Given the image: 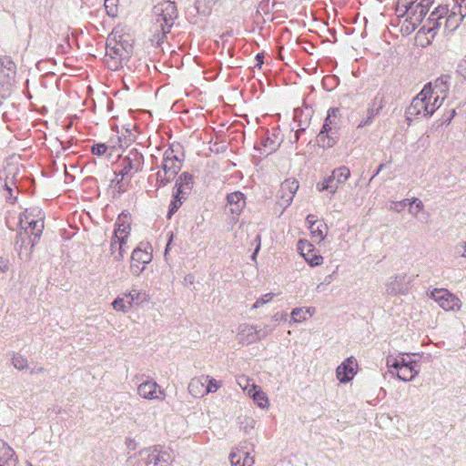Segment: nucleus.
<instances>
[{"label":"nucleus","instance_id":"f257e3e1","mask_svg":"<svg viewBox=\"0 0 466 466\" xmlns=\"http://www.w3.org/2000/svg\"><path fill=\"white\" fill-rule=\"evenodd\" d=\"M447 96V87L442 81L429 83L412 99L406 110L407 120L428 118L442 105Z\"/></svg>","mask_w":466,"mask_h":466},{"label":"nucleus","instance_id":"f03ea898","mask_svg":"<svg viewBox=\"0 0 466 466\" xmlns=\"http://www.w3.org/2000/svg\"><path fill=\"white\" fill-rule=\"evenodd\" d=\"M44 217L42 215L41 210L38 208H33L30 209H26L19 216V226L20 230L25 231V234L30 233L34 236L33 238H30L28 244H30V248L25 252L23 251L22 247L19 250V256L22 258L25 256V258H29L32 248L38 241L42 231L44 229ZM23 233L20 232V238L22 239V244L25 242V239L22 237Z\"/></svg>","mask_w":466,"mask_h":466},{"label":"nucleus","instance_id":"7ed1b4c3","mask_svg":"<svg viewBox=\"0 0 466 466\" xmlns=\"http://www.w3.org/2000/svg\"><path fill=\"white\" fill-rule=\"evenodd\" d=\"M130 231V218L127 214H120L115 223L114 234L110 240V255L116 261H121L124 258Z\"/></svg>","mask_w":466,"mask_h":466},{"label":"nucleus","instance_id":"20e7f679","mask_svg":"<svg viewBox=\"0 0 466 466\" xmlns=\"http://www.w3.org/2000/svg\"><path fill=\"white\" fill-rule=\"evenodd\" d=\"M340 124L339 109L337 107L329 108L323 127L317 136V141L320 147L330 148L336 145L339 140Z\"/></svg>","mask_w":466,"mask_h":466},{"label":"nucleus","instance_id":"39448f33","mask_svg":"<svg viewBox=\"0 0 466 466\" xmlns=\"http://www.w3.org/2000/svg\"><path fill=\"white\" fill-rule=\"evenodd\" d=\"M132 53L133 46L128 41L108 39L106 48V64L111 70H116L128 61Z\"/></svg>","mask_w":466,"mask_h":466},{"label":"nucleus","instance_id":"423d86ee","mask_svg":"<svg viewBox=\"0 0 466 466\" xmlns=\"http://www.w3.org/2000/svg\"><path fill=\"white\" fill-rule=\"evenodd\" d=\"M122 168L119 173L115 174L116 177L112 182L119 185L124 178L130 179L135 174L142 170L144 166V157L137 149H132L123 158L121 162Z\"/></svg>","mask_w":466,"mask_h":466},{"label":"nucleus","instance_id":"0eeeda50","mask_svg":"<svg viewBox=\"0 0 466 466\" xmlns=\"http://www.w3.org/2000/svg\"><path fill=\"white\" fill-rule=\"evenodd\" d=\"M444 14H446L444 7H438L431 14L429 22L432 24V26L429 29V32L440 28L442 25H444L445 31L453 32L464 18L460 14H457V11L451 10V14L446 17L443 16Z\"/></svg>","mask_w":466,"mask_h":466},{"label":"nucleus","instance_id":"6e6552de","mask_svg":"<svg viewBox=\"0 0 466 466\" xmlns=\"http://www.w3.org/2000/svg\"><path fill=\"white\" fill-rule=\"evenodd\" d=\"M153 248L148 242H140L133 250L130 261V271L134 276H139L146 266L152 261Z\"/></svg>","mask_w":466,"mask_h":466},{"label":"nucleus","instance_id":"1a4fd4ad","mask_svg":"<svg viewBox=\"0 0 466 466\" xmlns=\"http://www.w3.org/2000/svg\"><path fill=\"white\" fill-rule=\"evenodd\" d=\"M416 0H398L397 12L400 15L411 13L417 22L421 21L428 14L430 7L433 4V0H420L414 5Z\"/></svg>","mask_w":466,"mask_h":466},{"label":"nucleus","instance_id":"9d476101","mask_svg":"<svg viewBox=\"0 0 466 466\" xmlns=\"http://www.w3.org/2000/svg\"><path fill=\"white\" fill-rule=\"evenodd\" d=\"M431 298L445 311H459L461 309V300L447 289H434Z\"/></svg>","mask_w":466,"mask_h":466},{"label":"nucleus","instance_id":"9b49d317","mask_svg":"<svg viewBox=\"0 0 466 466\" xmlns=\"http://www.w3.org/2000/svg\"><path fill=\"white\" fill-rule=\"evenodd\" d=\"M153 20L165 25L166 29H171L177 17V6L174 2L164 1L154 6Z\"/></svg>","mask_w":466,"mask_h":466},{"label":"nucleus","instance_id":"f8f14e48","mask_svg":"<svg viewBox=\"0 0 466 466\" xmlns=\"http://www.w3.org/2000/svg\"><path fill=\"white\" fill-rule=\"evenodd\" d=\"M137 394L145 400L157 401H163L167 396L165 390L153 380L138 384Z\"/></svg>","mask_w":466,"mask_h":466},{"label":"nucleus","instance_id":"ddd939ff","mask_svg":"<svg viewBox=\"0 0 466 466\" xmlns=\"http://www.w3.org/2000/svg\"><path fill=\"white\" fill-rule=\"evenodd\" d=\"M298 251L300 256L307 261L310 267L320 266L323 263V257L314 253V246L306 239H299L298 241Z\"/></svg>","mask_w":466,"mask_h":466},{"label":"nucleus","instance_id":"4468645a","mask_svg":"<svg viewBox=\"0 0 466 466\" xmlns=\"http://www.w3.org/2000/svg\"><path fill=\"white\" fill-rule=\"evenodd\" d=\"M358 363L353 357L346 359L336 370V377L340 383L350 381L357 372Z\"/></svg>","mask_w":466,"mask_h":466},{"label":"nucleus","instance_id":"2eb2a0df","mask_svg":"<svg viewBox=\"0 0 466 466\" xmlns=\"http://www.w3.org/2000/svg\"><path fill=\"white\" fill-rule=\"evenodd\" d=\"M161 167L169 177H176L182 167V159L175 154L174 149L168 148L164 153Z\"/></svg>","mask_w":466,"mask_h":466},{"label":"nucleus","instance_id":"dca6fc26","mask_svg":"<svg viewBox=\"0 0 466 466\" xmlns=\"http://www.w3.org/2000/svg\"><path fill=\"white\" fill-rule=\"evenodd\" d=\"M227 200V210L232 215V220L236 222L246 206L245 196L239 191H235L228 195Z\"/></svg>","mask_w":466,"mask_h":466},{"label":"nucleus","instance_id":"f3484780","mask_svg":"<svg viewBox=\"0 0 466 466\" xmlns=\"http://www.w3.org/2000/svg\"><path fill=\"white\" fill-rule=\"evenodd\" d=\"M299 189V182L295 179H286L280 186L279 205L283 208L289 207Z\"/></svg>","mask_w":466,"mask_h":466},{"label":"nucleus","instance_id":"a211bd4d","mask_svg":"<svg viewBox=\"0 0 466 466\" xmlns=\"http://www.w3.org/2000/svg\"><path fill=\"white\" fill-rule=\"evenodd\" d=\"M237 339L239 343L249 345L259 341L257 326L242 323L238 328Z\"/></svg>","mask_w":466,"mask_h":466},{"label":"nucleus","instance_id":"6ab92c4d","mask_svg":"<svg viewBox=\"0 0 466 466\" xmlns=\"http://www.w3.org/2000/svg\"><path fill=\"white\" fill-rule=\"evenodd\" d=\"M410 353H400L398 356L390 354L388 355L386 357V366L389 368L390 372L394 374L393 370H397L410 365L415 366V364L418 362L416 360H410Z\"/></svg>","mask_w":466,"mask_h":466},{"label":"nucleus","instance_id":"aec40b11","mask_svg":"<svg viewBox=\"0 0 466 466\" xmlns=\"http://www.w3.org/2000/svg\"><path fill=\"white\" fill-rule=\"evenodd\" d=\"M230 466H254V457L241 448L236 447L229 453Z\"/></svg>","mask_w":466,"mask_h":466},{"label":"nucleus","instance_id":"412c9836","mask_svg":"<svg viewBox=\"0 0 466 466\" xmlns=\"http://www.w3.org/2000/svg\"><path fill=\"white\" fill-rule=\"evenodd\" d=\"M124 294L132 309L140 307L150 299L149 295L146 291L137 289L135 287H132L130 289L124 292Z\"/></svg>","mask_w":466,"mask_h":466},{"label":"nucleus","instance_id":"4be33fe9","mask_svg":"<svg viewBox=\"0 0 466 466\" xmlns=\"http://www.w3.org/2000/svg\"><path fill=\"white\" fill-rule=\"evenodd\" d=\"M169 32L170 29H166L165 25L152 19V25L149 29V40L152 45L159 46L164 42L167 34Z\"/></svg>","mask_w":466,"mask_h":466},{"label":"nucleus","instance_id":"5701e85b","mask_svg":"<svg viewBox=\"0 0 466 466\" xmlns=\"http://www.w3.org/2000/svg\"><path fill=\"white\" fill-rule=\"evenodd\" d=\"M404 275H395L390 277L386 283V292L390 295L403 294L407 288L404 284Z\"/></svg>","mask_w":466,"mask_h":466},{"label":"nucleus","instance_id":"b1692460","mask_svg":"<svg viewBox=\"0 0 466 466\" xmlns=\"http://www.w3.org/2000/svg\"><path fill=\"white\" fill-rule=\"evenodd\" d=\"M193 187V177L187 172H183L176 181L177 192L187 198Z\"/></svg>","mask_w":466,"mask_h":466},{"label":"nucleus","instance_id":"393cba45","mask_svg":"<svg viewBox=\"0 0 466 466\" xmlns=\"http://www.w3.org/2000/svg\"><path fill=\"white\" fill-rule=\"evenodd\" d=\"M208 377L201 376L198 378H193L187 387L188 392L193 397H201L207 395L206 384H207Z\"/></svg>","mask_w":466,"mask_h":466},{"label":"nucleus","instance_id":"a878e982","mask_svg":"<svg viewBox=\"0 0 466 466\" xmlns=\"http://www.w3.org/2000/svg\"><path fill=\"white\" fill-rule=\"evenodd\" d=\"M16 458L13 449L0 440V466H15Z\"/></svg>","mask_w":466,"mask_h":466},{"label":"nucleus","instance_id":"bb28decb","mask_svg":"<svg viewBox=\"0 0 466 466\" xmlns=\"http://www.w3.org/2000/svg\"><path fill=\"white\" fill-rule=\"evenodd\" d=\"M316 312L314 307H300L295 308L290 313V321L293 323H302L307 321Z\"/></svg>","mask_w":466,"mask_h":466},{"label":"nucleus","instance_id":"cd10ccee","mask_svg":"<svg viewBox=\"0 0 466 466\" xmlns=\"http://www.w3.org/2000/svg\"><path fill=\"white\" fill-rule=\"evenodd\" d=\"M393 371L400 380L410 381L419 374L420 367L419 364L416 363L415 366H406L405 368Z\"/></svg>","mask_w":466,"mask_h":466},{"label":"nucleus","instance_id":"c85d7f7f","mask_svg":"<svg viewBox=\"0 0 466 466\" xmlns=\"http://www.w3.org/2000/svg\"><path fill=\"white\" fill-rule=\"evenodd\" d=\"M279 147V143L276 140V138L266 137L262 138L259 146L255 148L260 151L261 155L268 156L275 152Z\"/></svg>","mask_w":466,"mask_h":466},{"label":"nucleus","instance_id":"c756f323","mask_svg":"<svg viewBox=\"0 0 466 466\" xmlns=\"http://www.w3.org/2000/svg\"><path fill=\"white\" fill-rule=\"evenodd\" d=\"M251 393L248 395L254 402L261 409H268L269 400L267 394L261 390L260 387H252Z\"/></svg>","mask_w":466,"mask_h":466},{"label":"nucleus","instance_id":"7c9ffc66","mask_svg":"<svg viewBox=\"0 0 466 466\" xmlns=\"http://www.w3.org/2000/svg\"><path fill=\"white\" fill-rule=\"evenodd\" d=\"M309 229L310 231L311 238L316 243L322 242L325 239L328 233V226L324 221H319V224L313 227L309 226Z\"/></svg>","mask_w":466,"mask_h":466},{"label":"nucleus","instance_id":"2f4dec72","mask_svg":"<svg viewBox=\"0 0 466 466\" xmlns=\"http://www.w3.org/2000/svg\"><path fill=\"white\" fill-rule=\"evenodd\" d=\"M332 174L333 177H335L336 184L339 187V185L344 184L349 179V177H350V170L348 167L341 166L338 168H335L332 171Z\"/></svg>","mask_w":466,"mask_h":466},{"label":"nucleus","instance_id":"473e14b6","mask_svg":"<svg viewBox=\"0 0 466 466\" xmlns=\"http://www.w3.org/2000/svg\"><path fill=\"white\" fill-rule=\"evenodd\" d=\"M112 307L115 310L123 313H127L132 309L124 293L115 299V300L112 302Z\"/></svg>","mask_w":466,"mask_h":466},{"label":"nucleus","instance_id":"72a5a7b5","mask_svg":"<svg viewBox=\"0 0 466 466\" xmlns=\"http://www.w3.org/2000/svg\"><path fill=\"white\" fill-rule=\"evenodd\" d=\"M239 427L246 434H250L251 431L256 428L257 420L252 416L239 417Z\"/></svg>","mask_w":466,"mask_h":466},{"label":"nucleus","instance_id":"f704fd0d","mask_svg":"<svg viewBox=\"0 0 466 466\" xmlns=\"http://www.w3.org/2000/svg\"><path fill=\"white\" fill-rule=\"evenodd\" d=\"M424 205L422 201L418 198H412L410 203L409 213L413 217L417 218L419 213L423 210Z\"/></svg>","mask_w":466,"mask_h":466},{"label":"nucleus","instance_id":"c9c22d12","mask_svg":"<svg viewBox=\"0 0 466 466\" xmlns=\"http://www.w3.org/2000/svg\"><path fill=\"white\" fill-rule=\"evenodd\" d=\"M237 382L238 386L248 394L249 395L252 387H258V385L251 382V380L246 376H240L237 379Z\"/></svg>","mask_w":466,"mask_h":466},{"label":"nucleus","instance_id":"e433bc0d","mask_svg":"<svg viewBox=\"0 0 466 466\" xmlns=\"http://www.w3.org/2000/svg\"><path fill=\"white\" fill-rule=\"evenodd\" d=\"M186 198H182V194L176 192L174 199L171 201L169 206L168 218H170L171 215L174 214L181 207L183 200Z\"/></svg>","mask_w":466,"mask_h":466},{"label":"nucleus","instance_id":"4c0bfd02","mask_svg":"<svg viewBox=\"0 0 466 466\" xmlns=\"http://www.w3.org/2000/svg\"><path fill=\"white\" fill-rule=\"evenodd\" d=\"M175 177V176H170L166 173L165 171L160 170L157 173V187H164L166 185H167L171 180H173V178Z\"/></svg>","mask_w":466,"mask_h":466},{"label":"nucleus","instance_id":"58836bf2","mask_svg":"<svg viewBox=\"0 0 466 466\" xmlns=\"http://www.w3.org/2000/svg\"><path fill=\"white\" fill-rule=\"evenodd\" d=\"M275 296V293L272 292L264 294L256 300V302L252 305V309H256L262 307L265 304L269 303L274 299Z\"/></svg>","mask_w":466,"mask_h":466},{"label":"nucleus","instance_id":"ea45409f","mask_svg":"<svg viewBox=\"0 0 466 466\" xmlns=\"http://www.w3.org/2000/svg\"><path fill=\"white\" fill-rule=\"evenodd\" d=\"M12 364L18 370H25L27 368V360L20 354H15L12 358Z\"/></svg>","mask_w":466,"mask_h":466},{"label":"nucleus","instance_id":"a19ab883","mask_svg":"<svg viewBox=\"0 0 466 466\" xmlns=\"http://www.w3.org/2000/svg\"><path fill=\"white\" fill-rule=\"evenodd\" d=\"M0 66L10 72L15 70V65L10 56H0Z\"/></svg>","mask_w":466,"mask_h":466},{"label":"nucleus","instance_id":"79ce46f5","mask_svg":"<svg viewBox=\"0 0 466 466\" xmlns=\"http://www.w3.org/2000/svg\"><path fill=\"white\" fill-rule=\"evenodd\" d=\"M207 377L208 380L206 384L207 394L216 392L220 388L219 382L209 376Z\"/></svg>","mask_w":466,"mask_h":466},{"label":"nucleus","instance_id":"37998d69","mask_svg":"<svg viewBox=\"0 0 466 466\" xmlns=\"http://www.w3.org/2000/svg\"><path fill=\"white\" fill-rule=\"evenodd\" d=\"M316 187L319 192L328 190L331 195H334L337 192V187L328 184L325 178L323 181L317 183Z\"/></svg>","mask_w":466,"mask_h":466},{"label":"nucleus","instance_id":"c03bdc74","mask_svg":"<svg viewBox=\"0 0 466 466\" xmlns=\"http://www.w3.org/2000/svg\"><path fill=\"white\" fill-rule=\"evenodd\" d=\"M274 329H275V326H270V325H265L263 328H261L259 329H257L259 341L266 339L268 336H269L273 332Z\"/></svg>","mask_w":466,"mask_h":466},{"label":"nucleus","instance_id":"a18cd8bd","mask_svg":"<svg viewBox=\"0 0 466 466\" xmlns=\"http://www.w3.org/2000/svg\"><path fill=\"white\" fill-rule=\"evenodd\" d=\"M105 8L110 16H116L117 14V7L115 0H105Z\"/></svg>","mask_w":466,"mask_h":466},{"label":"nucleus","instance_id":"49530a36","mask_svg":"<svg viewBox=\"0 0 466 466\" xmlns=\"http://www.w3.org/2000/svg\"><path fill=\"white\" fill-rule=\"evenodd\" d=\"M452 11H457L463 17L466 16V0H456V5L453 6Z\"/></svg>","mask_w":466,"mask_h":466},{"label":"nucleus","instance_id":"de8ad7c7","mask_svg":"<svg viewBox=\"0 0 466 466\" xmlns=\"http://www.w3.org/2000/svg\"><path fill=\"white\" fill-rule=\"evenodd\" d=\"M455 253L461 258H466V241L458 242L455 247Z\"/></svg>","mask_w":466,"mask_h":466},{"label":"nucleus","instance_id":"09e8293b","mask_svg":"<svg viewBox=\"0 0 466 466\" xmlns=\"http://www.w3.org/2000/svg\"><path fill=\"white\" fill-rule=\"evenodd\" d=\"M9 266L10 262L8 258L0 255V275L7 272Z\"/></svg>","mask_w":466,"mask_h":466},{"label":"nucleus","instance_id":"8fccbe9b","mask_svg":"<svg viewBox=\"0 0 466 466\" xmlns=\"http://www.w3.org/2000/svg\"><path fill=\"white\" fill-rule=\"evenodd\" d=\"M107 147L105 144H97L92 147V153L94 155L102 156L106 153Z\"/></svg>","mask_w":466,"mask_h":466},{"label":"nucleus","instance_id":"3c124183","mask_svg":"<svg viewBox=\"0 0 466 466\" xmlns=\"http://www.w3.org/2000/svg\"><path fill=\"white\" fill-rule=\"evenodd\" d=\"M458 72L466 78V56L458 65Z\"/></svg>","mask_w":466,"mask_h":466},{"label":"nucleus","instance_id":"603ef678","mask_svg":"<svg viewBox=\"0 0 466 466\" xmlns=\"http://www.w3.org/2000/svg\"><path fill=\"white\" fill-rule=\"evenodd\" d=\"M319 221H320V220H318V219L316 218V217H315L314 215H312V214L308 215V216H307V218H306V222H307V224H308V228H309V226H312V227H313V226H315V225L319 224Z\"/></svg>","mask_w":466,"mask_h":466},{"label":"nucleus","instance_id":"864d4df0","mask_svg":"<svg viewBox=\"0 0 466 466\" xmlns=\"http://www.w3.org/2000/svg\"><path fill=\"white\" fill-rule=\"evenodd\" d=\"M372 121H373V119H372V118H370V116H367V117L363 118V119L360 122V124L358 125V127H358V128H362V127H364L370 126V125H371V123H372Z\"/></svg>","mask_w":466,"mask_h":466},{"label":"nucleus","instance_id":"5fc2aeb1","mask_svg":"<svg viewBox=\"0 0 466 466\" xmlns=\"http://www.w3.org/2000/svg\"><path fill=\"white\" fill-rule=\"evenodd\" d=\"M286 313L284 312H277L272 316V319L276 322L278 321H285L286 320Z\"/></svg>","mask_w":466,"mask_h":466},{"label":"nucleus","instance_id":"6e6d98bb","mask_svg":"<svg viewBox=\"0 0 466 466\" xmlns=\"http://www.w3.org/2000/svg\"><path fill=\"white\" fill-rule=\"evenodd\" d=\"M380 107H378V108H375V107H373V106H370V107L368 108V111H367V113H368V116H370V118H372V119H373V118H374V116H377V115L380 113Z\"/></svg>","mask_w":466,"mask_h":466},{"label":"nucleus","instance_id":"4d7b16f0","mask_svg":"<svg viewBox=\"0 0 466 466\" xmlns=\"http://www.w3.org/2000/svg\"><path fill=\"white\" fill-rule=\"evenodd\" d=\"M404 209V208L401 206V203L399 201L393 202L392 206L390 207V210L400 213Z\"/></svg>","mask_w":466,"mask_h":466},{"label":"nucleus","instance_id":"13d9d810","mask_svg":"<svg viewBox=\"0 0 466 466\" xmlns=\"http://www.w3.org/2000/svg\"><path fill=\"white\" fill-rule=\"evenodd\" d=\"M325 180L327 181L328 184L331 185V186H335L337 187V188L339 187L338 185L336 184V180H335V177H333V174L331 173L330 176L327 177L325 178Z\"/></svg>","mask_w":466,"mask_h":466},{"label":"nucleus","instance_id":"bf43d9fd","mask_svg":"<svg viewBox=\"0 0 466 466\" xmlns=\"http://www.w3.org/2000/svg\"><path fill=\"white\" fill-rule=\"evenodd\" d=\"M256 60H257V66H261V65L263 64V55L262 54H258L256 56Z\"/></svg>","mask_w":466,"mask_h":466},{"label":"nucleus","instance_id":"052dcab7","mask_svg":"<svg viewBox=\"0 0 466 466\" xmlns=\"http://www.w3.org/2000/svg\"><path fill=\"white\" fill-rule=\"evenodd\" d=\"M127 447L129 449H132V450L136 449L137 444H136V442L133 440H127Z\"/></svg>","mask_w":466,"mask_h":466},{"label":"nucleus","instance_id":"680f3d73","mask_svg":"<svg viewBox=\"0 0 466 466\" xmlns=\"http://www.w3.org/2000/svg\"><path fill=\"white\" fill-rule=\"evenodd\" d=\"M44 372V368L42 367H38V368H35L31 370V374H38V373H42Z\"/></svg>","mask_w":466,"mask_h":466},{"label":"nucleus","instance_id":"e2e57ef3","mask_svg":"<svg viewBox=\"0 0 466 466\" xmlns=\"http://www.w3.org/2000/svg\"><path fill=\"white\" fill-rule=\"evenodd\" d=\"M184 279L186 282L192 284L194 282V276L191 274H188L185 277Z\"/></svg>","mask_w":466,"mask_h":466},{"label":"nucleus","instance_id":"0e129e2a","mask_svg":"<svg viewBox=\"0 0 466 466\" xmlns=\"http://www.w3.org/2000/svg\"><path fill=\"white\" fill-rule=\"evenodd\" d=\"M333 281V275H328L325 277L324 283L329 285Z\"/></svg>","mask_w":466,"mask_h":466},{"label":"nucleus","instance_id":"69168bd1","mask_svg":"<svg viewBox=\"0 0 466 466\" xmlns=\"http://www.w3.org/2000/svg\"><path fill=\"white\" fill-rule=\"evenodd\" d=\"M410 200H411V198H405V199H403L401 201H399V202L401 203V206L403 208H405L408 205L410 206Z\"/></svg>","mask_w":466,"mask_h":466},{"label":"nucleus","instance_id":"338daca9","mask_svg":"<svg viewBox=\"0 0 466 466\" xmlns=\"http://www.w3.org/2000/svg\"><path fill=\"white\" fill-rule=\"evenodd\" d=\"M384 167L383 164H380L379 167L377 168L376 173L371 177L370 180H372Z\"/></svg>","mask_w":466,"mask_h":466},{"label":"nucleus","instance_id":"774afa93","mask_svg":"<svg viewBox=\"0 0 466 466\" xmlns=\"http://www.w3.org/2000/svg\"><path fill=\"white\" fill-rule=\"evenodd\" d=\"M259 247H260V245L258 244L257 248L255 249L254 253L252 254V256H251L252 260H256L257 254H258V252L259 250Z\"/></svg>","mask_w":466,"mask_h":466}]
</instances>
